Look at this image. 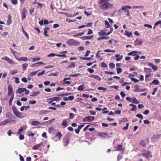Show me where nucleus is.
<instances>
[{
  "label": "nucleus",
  "mask_w": 161,
  "mask_h": 161,
  "mask_svg": "<svg viewBox=\"0 0 161 161\" xmlns=\"http://www.w3.org/2000/svg\"><path fill=\"white\" fill-rule=\"evenodd\" d=\"M98 4L99 8L104 11L112 8L113 6L112 3L108 2V0H99Z\"/></svg>",
  "instance_id": "obj_1"
},
{
  "label": "nucleus",
  "mask_w": 161,
  "mask_h": 161,
  "mask_svg": "<svg viewBox=\"0 0 161 161\" xmlns=\"http://www.w3.org/2000/svg\"><path fill=\"white\" fill-rule=\"evenodd\" d=\"M14 114L15 115L20 118H23L25 117L26 116V114L24 113H21L18 111L17 109L15 107H13L12 108Z\"/></svg>",
  "instance_id": "obj_2"
},
{
  "label": "nucleus",
  "mask_w": 161,
  "mask_h": 161,
  "mask_svg": "<svg viewBox=\"0 0 161 161\" xmlns=\"http://www.w3.org/2000/svg\"><path fill=\"white\" fill-rule=\"evenodd\" d=\"M95 118L92 116H88L85 117L83 119L84 122H91Z\"/></svg>",
  "instance_id": "obj_3"
},
{
  "label": "nucleus",
  "mask_w": 161,
  "mask_h": 161,
  "mask_svg": "<svg viewBox=\"0 0 161 161\" xmlns=\"http://www.w3.org/2000/svg\"><path fill=\"white\" fill-rule=\"evenodd\" d=\"M142 156L146 158L147 159H149L152 158V156L149 152H147L145 153L142 154Z\"/></svg>",
  "instance_id": "obj_4"
},
{
  "label": "nucleus",
  "mask_w": 161,
  "mask_h": 161,
  "mask_svg": "<svg viewBox=\"0 0 161 161\" xmlns=\"http://www.w3.org/2000/svg\"><path fill=\"white\" fill-rule=\"evenodd\" d=\"M143 40L140 39H137L134 41V45H140L142 44Z\"/></svg>",
  "instance_id": "obj_5"
},
{
  "label": "nucleus",
  "mask_w": 161,
  "mask_h": 161,
  "mask_svg": "<svg viewBox=\"0 0 161 161\" xmlns=\"http://www.w3.org/2000/svg\"><path fill=\"white\" fill-rule=\"evenodd\" d=\"M22 14H21V18L22 19H24L26 17V14L27 13V10L25 8L22 10Z\"/></svg>",
  "instance_id": "obj_6"
},
{
  "label": "nucleus",
  "mask_w": 161,
  "mask_h": 161,
  "mask_svg": "<svg viewBox=\"0 0 161 161\" xmlns=\"http://www.w3.org/2000/svg\"><path fill=\"white\" fill-rule=\"evenodd\" d=\"M67 43L69 45H74L76 44L75 41L73 39H69L67 41Z\"/></svg>",
  "instance_id": "obj_7"
},
{
  "label": "nucleus",
  "mask_w": 161,
  "mask_h": 161,
  "mask_svg": "<svg viewBox=\"0 0 161 161\" xmlns=\"http://www.w3.org/2000/svg\"><path fill=\"white\" fill-rule=\"evenodd\" d=\"M148 142V139H146L145 140H142L140 143V144L142 146L144 147L147 144Z\"/></svg>",
  "instance_id": "obj_8"
},
{
  "label": "nucleus",
  "mask_w": 161,
  "mask_h": 161,
  "mask_svg": "<svg viewBox=\"0 0 161 161\" xmlns=\"http://www.w3.org/2000/svg\"><path fill=\"white\" fill-rule=\"evenodd\" d=\"M134 91L135 92H143V90L140 89L139 86L138 85H136L134 86Z\"/></svg>",
  "instance_id": "obj_9"
},
{
  "label": "nucleus",
  "mask_w": 161,
  "mask_h": 161,
  "mask_svg": "<svg viewBox=\"0 0 161 161\" xmlns=\"http://www.w3.org/2000/svg\"><path fill=\"white\" fill-rule=\"evenodd\" d=\"M31 124L33 125H43V123H41L39 121H33L31 123Z\"/></svg>",
  "instance_id": "obj_10"
},
{
  "label": "nucleus",
  "mask_w": 161,
  "mask_h": 161,
  "mask_svg": "<svg viewBox=\"0 0 161 161\" xmlns=\"http://www.w3.org/2000/svg\"><path fill=\"white\" fill-rule=\"evenodd\" d=\"M63 143H64L65 146H66L69 143V139L67 137H64L63 140Z\"/></svg>",
  "instance_id": "obj_11"
},
{
  "label": "nucleus",
  "mask_w": 161,
  "mask_h": 161,
  "mask_svg": "<svg viewBox=\"0 0 161 161\" xmlns=\"http://www.w3.org/2000/svg\"><path fill=\"white\" fill-rule=\"evenodd\" d=\"M89 77L92 78H93L95 79H96L97 80L99 81H100L101 80V78L98 75H91Z\"/></svg>",
  "instance_id": "obj_12"
},
{
  "label": "nucleus",
  "mask_w": 161,
  "mask_h": 161,
  "mask_svg": "<svg viewBox=\"0 0 161 161\" xmlns=\"http://www.w3.org/2000/svg\"><path fill=\"white\" fill-rule=\"evenodd\" d=\"M26 126L25 125H23L20 127L19 129L18 130V132H17V134H20V133L23 131V130L25 129L26 130Z\"/></svg>",
  "instance_id": "obj_13"
},
{
  "label": "nucleus",
  "mask_w": 161,
  "mask_h": 161,
  "mask_svg": "<svg viewBox=\"0 0 161 161\" xmlns=\"http://www.w3.org/2000/svg\"><path fill=\"white\" fill-rule=\"evenodd\" d=\"M94 36L92 35H91L89 36H84L81 37L80 38L83 40L91 39H92Z\"/></svg>",
  "instance_id": "obj_14"
},
{
  "label": "nucleus",
  "mask_w": 161,
  "mask_h": 161,
  "mask_svg": "<svg viewBox=\"0 0 161 161\" xmlns=\"http://www.w3.org/2000/svg\"><path fill=\"white\" fill-rule=\"evenodd\" d=\"M115 57L117 58L116 59V60L117 61H119L122 58L123 56L122 55H120L119 54H117L115 55Z\"/></svg>",
  "instance_id": "obj_15"
},
{
  "label": "nucleus",
  "mask_w": 161,
  "mask_h": 161,
  "mask_svg": "<svg viewBox=\"0 0 161 161\" xmlns=\"http://www.w3.org/2000/svg\"><path fill=\"white\" fill-rule=\"evenodd\" d=\"M159 81L156 79L154 80L150 84V85L154 84L155 85H159Z\"/></svg>",
  "instance_id": "obj_16"
},
{
  "label": "nucleus",
  "mask_w": 161,
  "mask_h": 161,
  "mask_svg": "<svg viewBox=\"0 0 161 161\" xmlns=\"http://www.w3.org/2000/svg\"><path fill=\"white\" fill-rule=\"evenodd\" d=\"M17 59L19 61H23L25 62L26 61L28 60L27 58L25 57H21L19 58H17Z\"/></svg>",
  "instance_id": "obj_17"
},
{
  "label": "nucleus",
  "mask_w": 161,
  "mask_h": 161,
  "mask_svg": "<svg viewBox=\"0 0 161 161\" xmlns=\"http://www.w3.org/2000/svg\"><path fill=\"white\" fill-rule=\"evenodd\" d=\"M9 122V121L8 119L5 120L3 121L0 122V126L5 125V124Z\"/></svg>",
  "instance_id": "obj_18"
},
{
  "label": "nucleus",
  "mask_w": 161,
  "mask_h": 161,
  "mask_svg": "<svg viewBox=\"0 0 161 161\" xmlns=\"http://www.w3.org/2000/svg\"><path fill=\"white\" fill-rule=\"evenodd\" d=\"M124 35L129 37L132 35V33L131 32H128L127 31H125Z\"/></svg>",
  "instance_id": "obj_19"
},
{
  "label": "nucleus",
  "mask_w": 161,
  "mask_h": 161,
  "mask_svg": "<svg viewBox=\"0 0 161 161\" xmlns=\"http://www.w3.org/2000/svg\"><path fill=\"white\" fill-rule=\"evenodd\" d=\"M75 67V64L74 62H72L70 64L67 66L66 69H69L70 68H74Z\"/></svg>",
  "instance_id": "obj_20"
},
{
  "label": "nucleus",
  "mask_w": 161,
  "mask_h": 161,
  "mask_svg": "<svg viewBox=\"0 0 161 161\" xmlns=\"http://www.w3.org/2000/svg\"><path fill=\"white\" fill-rule=\"evenodd\" d=\"M131 102L136 104H137L139 103V102L137 100L136 98L135 97L132 98Z\"/></svg>",
  "instance_id": "obj_21"
},
{
  "label": "nucleus",
  "mask_w": 161,
  "mask_h": 161,
  "mask_svg": "<svg viewBox=\"0 0 161 161\" xmlns=\"http://www.w3.org/2000/svg\"><path fill=\"white\" fill-rule=\"evenodd\" d=\"M25 90H26V89L25 88H19L18 89L17 92L20 94L25 91Z\"/></svg>",
  "instance_id": "obj_22"
},
{
  "label": "nucleus",
  "mask_w": 161,
  "mask_h": 161,
  "mask_svg": "<svg viewBox=\"0 0 161 161\" xmlns=\"http://www.w3.org/2000/svg\"><path fill=\"white\" fill-rule=\"evenodd\" d=\"M84 84H82L81 85L79 86L77 89L79 91H82L84 89Z\"/></svg>",
  "instance_id": "obj_23"
},
{
  "label": "nucleus",
  "mask_w": 161,
  "mask_h": 161,
  "mask_svg": "<svg viewBox=\"0 0 161 161\" xmlns=\"http://www.w3.org/2000/svg\"><path fill=\"white\" fill-rule=\"evenodd\" d=\"M127 55H133L136 56L137 55V51H133L130 52L128 53Z\"/></svg>",
  "instance_id": "obj_24"
},
{
  "label": "nucleus",
  "mask_w": 161,
  "mask_h": 161,
  "mask_svg": "<svg viewBox=\"0 0 161 161\" xmlns=\"http://www.w3.org/2000/svg\"><path fill=\"white\" fill-rule=\"evenodd\" d=\"M61 125L64 126L65 127H66L67 125H68V122L67 121H66V119H64L63 120L62 123L61 124Z\"/></svg>",
  "instance_id": "obj_25"
},
{
  "label": "nucleus",
  "mask_w": 161,
  "mask_h": 161,
  "mask_svg": "<svg viewBox=\"0 0 161 161\" xmlns=\"http://www.w3.org/2000/svg\"><path fill=\"white\" fill-rule=\"evenodd\" d=\"M62 136V134L60 132H58L56 135L55 137H58V140H60Z\"/></svg>",
  "instance_id": "obj_26"
},
{
  "label": "nucleus",
  "mask_w": 161,
  "mask_h": 161,
  "mask_svg": "<svg viewBox=\"0 0 161 161\" xmlns=\"http://www.w3.org/2000/svg\"><path fill=\"white\" fill-rule=\"evenodd\" d=\"M117 150L120 151H123L124 149L122 148V145H119L118 146L117 148Z\"/></svg>",
  "instance_id": "obj_27"
},
{
  "label": "nucleus",
  "mask_w": 161,
  "mask_h": 161,
  "mask_svg": "<svg viewBox=\"0 0 161 161\" xmlns=\"http://www.w3.org/2000/svg\"><path fill=\"white\" fill-rule=\"evenodd\" d=\"M38 72V71H33L31 72L29 74V75L30 76H33L35 75L37 72Z\"/></svg>",
  "instance_id": "obj_28"
},
{
  "label": "nucleus",
  "mask_w": 161,
  "mask_h": 161,
  "mask_svg": "<svg viewBox=\"0 0 161 161\" xmlns=\"http://www.w3.org/2000/svg\"><path fill=\"white\" fill-rule=\"evenodd\" d=\"M23 32L24 34L25 35V36L27 37V39H29V36L28 33L25 31L23 29H22Z\"/></svg>",
  "instance_id": "obj_29"
},
{
  "label": "nucleus",
  "mask_w": 161,
  "mask_h": 161,
  "mask_svg": "<svg viewBox=\"0 0 161 161\" xmlns=\"http://www.w3.org/2000/svg\"><path fill=\"white\" fill-rule=\"evenodd\" d=\"M131 7L129 5H127L125 6H124L123 7H122L121 8V9L122 10H124L125 9H127V8H129V9L131 8Z\"/></svg>",
  "instance_id": "obj_30"
},
{
  "label": "nucleus",
  "mask_w": 161,
  "mask_h": 161,
  "mask_svg": "<svg viewBox=\"0 0 161 161\" xmlns=\"http://www.w3.org/2000/svg\"><path fill=\"white\" fill-rule=\"evenodd\" d=\"M144 70L146 73H150L151 71V70L150 69L146 68V67L144 68Z\"/></svg>",
  "instance_id": "obj_31"
},
{
  "label": "nucleus",
  "mask_w": 161,
  "mask_h": 161,
  "mask_svg": "<svg viewBox=\"0 0 161 161\" xmlns=\"http://www.w3.org/2000/svg\"><path fill=\"white\" fill-rule=\"evenodd\" d=\"M98 34L99 36H103L106 35V33H105L104 31H102L98 33Z\"/></svg>",
  "instance_id": "obj_32"
},
{
  "label": "nucleus",
  "mask_w": 161,
  "mask_h": 161,
  "mask_svg": "<svg viewBox=\"0 0 161 161\" xmlns=\"http://www.w3.org/2000/svg\"><path fill=\"white\" fill-rule=\"evenodd\" d=\"M28 64L27 63H25L22 64V68L24 70H25L28 66Z\"/></svg>",
  "instance_id": "obj_33"
},
{
  "label": "nucleus",
  "mask_w": 161,
  "mask_h": 161,
  "mask_svg": "<svg viewBox=\"0 0 161 161\" xmlns=\"http://www.w3.org/2000/svg\"><path fill=\"white\" fill-rule=\"evenodd\" d=\"M109 66L110 68L113 69L115 68V64L114 63H111L109 64Z\"/></svg>",
  "instance_id": "obj_34"
},
{
  "label": "nucleus",
  "mask_w": 161,
  "mask_h": 161,
  "mask_svg": "<svg viewBox=\"0 0 161 161\" xmlns=\"http://www.w3.org/2000/svg\"><path fill=\"white\" fill-rule=\"evenodd\" d=\"M39 93V92H33L31 93L30 95L31 96H35Z\"/></svg>",
  "instance_id": "obj_35"
},
{
  "label": "nucleus",
  "mask_w": 161,
  "mask_h": 161,
  "mask_svg": "<svg viewBox=\"0 0 161 161\" xmlns=\"http://www.w3.org/2000/svg\"><path fill=\"white\" fill-rule=\"evenodd\" d=\"M2 58L3 59L5 60L6 61H7V62L8 63H10V59L9 58H8L6 56H5L4 57H3Z\"/></svg>",
  "instance_id": "obj_36"
},
{
  "label": "nucleus",
  "mask_w": 161,
  "mask_h": 161,
  "mask_svg": "<svg viewBox=\"0 0 161 161\" xmlns=\"http://www.w3.org/2000/svg\"><path fill=\"white\" fill-rule=\"evenodd\" d=\"M104 51L105 52H113L114 53L115 52V50H111L109 49H107L104 50Z\"/></svg>",
  "instance_id": "obj_37"
},
{
  "label": "nucleus",
  "mask_w": 161,
  "mask_h": 161,
  "mask_svg": "<svg viewBox=\"0 0 161 161\" xmlns=\"http://www.w3.org/2000/svg\"><path fill=\"white\" fill-rule=\"evenodd\" d=\"M97 90H103L104 91H106L107 89L106 88H104L102 87H98L97 88Z\"/></svg>",
  "instance_id": "obj_38"
},
{
  "label": "nucleus",
  "mask_w": 161,
  "mask_h": 161,
  "mask_svg": "<svg viewBox=\"0 0 161 161\" xmlns=\"http://www.w3.org/2000/svg\"><path fill=\"white\" fill-rule=\"evenodd\" d=\"M8 20L6 25H9L10 24V15L9 14L8 16Z\"/></svg>",
  "instance_id": "obj_39"
},
{
  "label": "nucleus",
  "mask_w": 161,
  "mask_h": 161,
  "mask_svg": "<svg viewBox=\"0 0 161 161\" xmlns=\"http://www.w3.org/2000/svg\"><path fill=\"white\" fill-rule=\"evenodd\" d=\"M39 147V145L37 144L36 145L34 146L33 147V149L34 150H37Z\"/></svg>",
  "instance_id": "obj_40"
},
{
  "label": "nucleus",
  "mask_w": 161,
  "mask_h": 161,
  "mask_svg": "<svg viewBox=\"0 0 161 161\" xmlns=\"http://www.w3.org/2000/svg\"><path fill=\"white\" fill-rule=\"evenodd\" d=\"M69 117L68 118L69 119H73L74 118L75 115L74 114L72 113H69Z\"/></svg>",
  "instance_id": "obj_41"
},
{
  "label": "nucleus",
  "mask_w": 161,
  "mask_h": 161,
  "mask_svg": "<svg viewBox=\"0 0 161 161\" xmlns=\"http://www.w3.org/2000/svg\"><path fill=\"white\" fill-rule=\"evenodd\" d=\"M11 51L12 53H13V54L14 55V56L15 57V58L16 59L17 58H16V55L18 53L17 52L15 51H14L12 50H11Z\"/></svg>",
  "instance_id": "obj_42"
},
{
  "label": "nucleus",
  "mask_w": 161,
  "mask_h": 161,
  "mask_svg": "<svg viewBox=\"0 0 161 161\" xmlns=\"http://www.w3.org/2000/svg\"><path fill=\"white\" fill-rule=\"evenodd\" d=\"M50 99L56 101L59 100L60 99V97H55L53 98H51Z\"/></svg>",
  "instance_id": "obj_43"
},
{
  "label": "nucleus",
  "mask_w": 161,
  "mask_h": 161,
  "mask_svg": "<svg viewBox=\"0 0 161 161\" xmlns=\"http://www.w3.org/2000/svg\"><path fill=\"white\" fill-rule=\"evenodd\" d=\"M143 6H134L132 7V8L134 9H137L138 8H143Z\"/></svg>",
  "instance_id": "obj_44"
},
{
  "label": "nucleus",
  "mask_w": 161,
  "mask_h": 161,
  "mask_svg": "<svg viewBox=\"0 0 161 161\" xmlns=\"http://www.w3.org/2000/svg\"><path fill=\"white\" fill-rule=\"evenodd\" d=\"M101 66L103 68H106L107 67V65L104 62H102L101 64Z\"/></svg>",
  "instance_id": "obj_45"
},
{
  "label": "nucleus",
  "mask_w": 161,
  "mask_h": 161,
  "mask_svg": "<svg viewBox=\"0 0 161 161\" xmlns=\"http://www.w3.org/2000/svg\"><path fill=\"white\" fill-rule=\"evenodd\" d=\"M129 126V124L128 123H127L126 124V125L125 127L123 128V130H127L128 127Z\"/></svg>",
  "instance_id": "obj_46"
},
{
  "label": "nucleus",
  "mask_w": 161,
  "mask_h": 161,
  "mask_svg": "<svg viewBox=\"0 0 161 161\" xmlns=\"http://www.w3.org/2000/svg\"><path fill=\"white\" fill-rule=\"evenodd\" d=\"M132 107V108L130 109L131 111H134L137 109V107L136 105H134Z\"/></svg>",
  "instance_id": "obj_47"
},
{
  "label": "nucleus",
  "mask_w": 161,
  "mask_h": 161,
  "mask_svg": "<svg viewBox=\"0 0 161 161\" xmlns=\"http://www.w3.org/2000/svg\"><path fill=\"white\" fill-rule=\"evenodd\" d=\"M89 113H90V114L91 115H95L96 114L95 112L92 110L89 111Z\"/></svg>",
  "instance_id": "obj_48"
},
{
  "label": "nucleus",
  "mask_w": 161,
  "mask_h": 161,
  "mask_svg": "<svg viewBox=\"0 0 161 161\" xmlns=\"http://www.w3.org/2000/svg\"><path fill=\"white\" fill-rule=\"evenodd\" d=\"M136 117L141 119H142L143 118V116L140 114H137L136 115Z\"/></svg>",
  "instance_id": "obj_49"
},
{
  "label": "nucleus",
  "mask_w": 161,
  "mask_h": 161,
  "mask_svg": "<svg viewBox=\"0 0 161 161\" xmlns=\"http://www.w3.org/2000/svg\"><path fill=\"white\" fill-rule=\"evenodd\" d=\"M80 75V74L78 73V74H70L69 75L70 76H72V77H75L76 76H77L79 75Z\"/></svg>",
  "instance_id": "obj_50"
},
{
  "label": "nucleus",
  "mask_w": 161,
  "mask_h": 161,
  "mask_svg": "<svg viewBox=\"0 0 161 161\" xmlns=\"http://www.w3.org/2000/svg\"><path fill=\"white\" fill-rule=\"evenodd\" d=\"M131 80L135 83L139 81V80L135 79V78H131Z\"/></svg>",
  "instance_id": "obj_51"
},
{
  "label": "nucleus",
  "mask_w": 161,
  "mask_h": 161,
  "mask_svg": "<svg viewBox=\"0 0 161 161\" xmlns=\"http://www.w3.org/2000/svg\"><path fill=\"white\" fill-rule=\"evenodd\" d=\"M87 70L90 73H93L94 72V70L93 69L91 68H88L87 69Z\"/></svg>",
  "instance_id": "obj_52"
},
{
  "label": "nucleus",
  "mask_w": 161,
  "mask_h": 161,
  "mask_svg": "<svg viewBox=\"0 0 161 161\" xmlns=\"http://www.w3.org/2000/svg\"><path fill=\"white\" fill-rule=\"evenodd\" d=\"M152 68L153 70H157L158 69V67L157 66L154 65V64L152 66Z\"/></svg>",
  "instance_id": "obj_53"
},
{
  "label": "nucleus",
  "mask_w": 161,
  "mask_h": 161,
  "mask_svg": "<svg viewBox=\"0 0 161 161\" xmlns=\"http://www.w3.org/2000/svg\"><path fill=\"white\" fill-rule=\"evenodd\" d=\"M54 130L53 127H50L48 130V131L49 133H51Z\"/></svg>",
  "instance_id": "obj_54"
},
{
  "label": "nucleus",
  "mask_w": 161,
  "mask_h": 161,
  "mask_svg": "<svg viewBox=\"0 0 161 161\" xmlns=\"http://www.w3.org/2000/svg\"><path fill=\"white\" fill-rule=\"evenodd\" d=\"M45 70H42L41 72L37 74V75L38 76H39L40 75H42L45 73Z\"/></svg>",
  "instance_id": "obj_55"
},
{
  "label": "nucleus",
  "mask_w": 161,
  "mask_h": 161,
  "mask_svg": "<svg viewBox=\"0 0 161 161\" xmlns=\"http://www.w3.org/2000/svg\"><path fill=\"white\" fill-rule=\"evenodd\" d=\"M122 69L120 68H119L117 69V73L119 74L122 72Z\"/></svg>",
  "instance_id": "obj_56"
},
{
  "label": "nucleus",
  "mask_w": 161,
  "mask_h": 161,
  "mask_svg": "<svg viewBox=\"0 0 161 161\" xmlns=\"http://www.w3.org/2000/svg\"><path fill=\"white\" fill-rule=\"evenodd\" d=\"M11 2L12 4L14 5H16L17 3V0H11Z\"/></svg>",
  "instance_id": "obj_57"
},
{
  "label": "nucleus",
  "mask_w": 161,
  "mask_h": 161,
  "mask_svg": "<svg viewBox=\"0 0 161 161\" xmlns=\"http://www.w3.org/2000/svg\"><path fill=\"white\" fill-rule=\"evenodd\" d=\"M56 55L54 53H51L49 54L48 55L47 57H54L55 56H56Z\"/></svg>",
  "instance_id": "obj_58"
},
{
  "label": "nucleus",
  "mask_w": 161,
  "mask_h": 161,
  "mask_svg": "<svg viewBox=\"0 0 161 161\" xmlns=\"http://www.w3.org/2000/svg\"><path fill=\"white\" fill-rule=\"evenodd\" d=\"M74 97L72 96H70L68 97V99L70 100H73L74 99Z\"/></svg>",
  "instance_id": "obj_59"
},
{
  "label": "nucleus",
  "mask_w": 161,
  "mask_h": 161,
  "mask_svg": "<svg viewBox=\"0 0 161 161\" xmlns=\"http://www.w3.org/2000/svg\"><path fill=\"white\" fill-rule=\"evenodd\" d=\"M92 33H93V32H92V30L91 29H88V31L87 32V34L88 35H89L92 34Z\"/></svg>",
  "instance_id": "obj_60"
},
{
  "label": "nucleus",
  "mask_w": 161,
  "mask_h": 161,
  "mask_svg": "<svg viewBox=\"0 0 161 161\" xmlns=\"http://www.w3.org/2000/svg\"><path fill=\"white\" fill-rule=\"evenodd\" d=\"M40 60V58H34L32 59L33 62H35L39 60Z\"/></svg>",
  "instance_id": "obj_61"
},
{
  "label": "nucleus",
  "mask_w": 161,
  "mask_h": 161,
  "mask_svg": "<svg viewBox=\"0 0 161 161\" xmlns=\"http://www.w3.org/2000/svg\"><path fill=\"white\" fill-rule=\"evenodd\" d=\"M36 102L35 100H31L29 102L30 104H35Z\"/></svg>",
  "instance_id": "obj_62"
},
{
  "label": "nucleus",
  "mask_w": 161,
  "mask_h": 161,
  "mask_svg": "<svg viewBox=\"0 0 161 161\" xmlns=\"http://www.w3.org/2000/svg\"><path fill=\"white\" fill-rule=\"evenodd\" d=\"M20 136L19 137V139L20 140H23L24 138V135H21V134Z\"/></svg>",
  "instance_id": "obj_63"
},
{
  "label": "nucleus",
  "mask_w": 161,
  "mask_h": 161,
  "mask_svg": "<svg viewBox=\"0 0 161 161\" xmlns=\"http://www.w3.org/2000/svg\"><path fill=\"white\" fill-rule=\"evenodd\" d=\"M42 136L43 137L45 138H47V134L46 132H43L42 134Z\"/></svg>",
  "instance_id": "obj_64"
}]
</instances>
